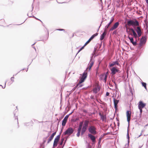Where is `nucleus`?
<instances>
[{"instance_id":"f257e3e1","label":"nucleus","mask_w":148,"mask_h":148,"mask_svg":"<svg viewBox=\"0 0 148 148\" xmlns=\"http://www.w3.org/2000/svg\"><path fill=\"white\" fill-rule=\"evenodd\" d=\"M127 24L129 26H132L134 28H135L136 26L139 25V22L137 20L134 21L131 19H129L127 21Z\"/></svg>"},{"instance_id":"f03ea898","label":"nucleus","mask_w":148,"mask_h":148,"mask_svg":"<svg viewBox=\"0 0 148 148\" xmlns=\"http://www.w3.org/2000/svg\"><path fill=\"white\" fill-rule=\"evenodd\" d=\"M87 73L86 70L83 73L82 76L81 78L80 79L79 82L78 83V84L77 86L79 85L80 84H81L83 82L85 79L87 77Z\"/></svg>"},{"instance_id":"7ed1b4c3","label":"nucleus","mask_w":148,"mask_h":148,"mask_svg":"<svg viewBox=\"0 0 148 148\" xmlns=\"http://www.w3.org/2000/svg\"><path fill=\"white\" fill-rule=\"evenodd\" d=\"M74 131V130L72 128L69 127L65 132H63V135H68L69 136L73 133Z\"/></svg>"},{"instance_id":"20e7f679","label":"nucleus","mask_w":148,"mask_h":148,"mask_svg":"<svg viewBox=\"0 0 148 148\" xmlns=\"http://www.w3.org/2000/svg\"><path fill=\"white\" fill-rule=\"evenodd\" d=\"M88 130L89 132L93 134H97L96 127L93 125H90L88 128Z\"/></svg>"},{"instance_id":"39448f33","label":"nucleus","mask_w":148,"mask_h":148,"mask_svg":"<svg viewBox=\"0 0 148 148\" xmlns=\"http://www.w3.org/2000/svg\"><path fill=\"white\" fill-rule=\"evenodd\" d=\"M147 36H142L140 40L139 45L141 46L145 44L147 41Z\"/></svg>"},{"instance_id":"423d86ee","label":"nucleus","mask_w":148,"mask_h":148,"mask_svg":"<svg viewBox=\"0 0 148 148\" xmlns=\"http://www.w3.org/2000/svg\"><path fill=\"white\" fill-rule=\"evenodd\" d=\"M89 123V121L88 120H85L84 121L83 125L82 127V130L86 131L88 127Z\"/></svg>"},{"instance_id":"0eeeda50","label":"nucleus","mask_w":148,"mask_h":148,"mask_svg":"<svg viewBox=\"0 0 148 148\" xmlns=\"http://www.w3.org/2000/svg\"><path fill=\"white\" fill-rule=\"evenodd\" d=\"M72 113V112L71 113H70L69 114L66 115L64 119L62 121V126H64L65 125L67 122V119L69 117V115L71 114Z\"/></svg>"},{"instance_id":"6e6552de","label":"nucleus","mask_w":148,"mask_h":148,"mask_svg":"<svg viewBox=\"0 0 148 148\" xmlns=\"http://www.w3.org/2000/svg\"><path fill=\"white\" fill-rule=\"evenodd\" d=\"M138 36L140 37L142 34V32L140 28L139 27H137L136 28L135 27V28H134Z\"/></svg>"},{"instance_id":"1a4fd4ad","label":"nucleus","mask_w":148,"mask_h":148,"mask_svg":"<svg viewBox=\"0 0 148 148\" xmlns=\"http://www.w3.org/2000/svg\"><path fill=\"white\" fill-rule=\"evenodd\" d=\"M119 25V22H116L113 25V26L110 29L109 31H112L117 28Z\"/></svg>"},{"instance_id":"9d476101","label":"nucleus","mask_w":148,"mask_h":148,"mask_svg":"<svg viewBox=\"0 0 148 148\" xmlns=\"http://www.w3.org/2000/svg\"><path fill=\"white\" fill-rule=\"evenodd\" d=\"M131 112L130 111H127L126 112V115L127 116V120L128 123L130 120L131 116Z\"/></svg>"},{"instance_id":"9b49d317","label":"nucleus","mask_w":148,"mask_h":148,"mask_svg":"<svg viewBox=\"0 0 148 148\" xmlns=\"http://www.w3.org/2000/svg\"><path fill=\"white\" fill-rule=\"evenodd\" d=\"M110 70L111 71V74L112 75L115 74L116 73L118 72L119 71V70L115 67H113Z\"/></svg>"},{"instance_id":"f8f14e48","label":"nucleus","mask_w":148,"mask_h":148,"mask_svg":"<svg viewBox=\"0 0 148 148\" xmlns=\"http://www.w3.org/2000/svg\"><path fill=\"white\" fill-rule=\"evenodd\" d=\"M100 89V87L99 85H97L93 89V92L94 93L96 94L98 91H99Z\"/></svg>"},{"instance_id":"ddd939ff","label":"nucleus","mask_w":148,"mask_h":148,"mask_svg":"<svg viewBox=\"0 0 148 148\" xmlns=\"http://www.w3.org/2000/svg\"><path fill=\"white\" fill-rule=\"evenodd\" d=\"M145 106V103H144L142 101H140L139 102L138 107V108H143Z\"/></svg>"},{"instance_id":"4468645a","label":"nucleus","mask_w":148,"mask_h":148,"mask_svg":"<svg viewBox=\"0 0 148 148\" xmlns=\"http://www.w3.org/2000/svg\"><path fill=\"white\" fill-rule=\"evenodd\" d=\"M130 30L133 33V34H130L132 36H133L135 38H136L138 37V36L137 35V34L135 31L132 28H130Z\"/></svg>"},{"instance_id":"2eb2a0df","label":"nucleus","mask_w":148,"mask_h":148,"mask_svg":"<svg viewBox=\"0 0 148 148\" xmlns=\"http://www.w3.org/2000/svg\"><path fill=\"white\" fill-rule=\"evenodd\" d=\"M113 101L114 105V108L115 110H116L117 109V104L119 102V100H117L115 98H114Z\"/></svg>"},{"instance_id":"dca6fc26","label":"nucleus","mask_w":148,"mask_h":148,"mask_svg":"<svg viewBox=\"0 0 148 148\" xmlns=\"http://www.w3.org/2000/svg\"><path fill=\"white\" fill-rule=\"evenodd\" d=\"M88 136L90 138L91 140L93 142H95L96 141V138L95 137L91 134H88Z\"/></svg>"},{"instance_id":"f3484780","label":"nucleus","mask_w":148,"mask_h":148,"mask_svg":"<svg viewBox=\"0 0 148 148\" xmlns=\"http://www.w3.org/2000/svg\"><path fill=\"white\" fill-rule=\"evenodd\" d=\"M99 114L100 116L101 119L103 121H106V117L105 115L101 114L100 112L99 113Z\"/></svg>"},{"instance_id":"a211bd4d","label":"nucleus","mask_w":148,"mask_h":148,"mask_svg":"<svg viewBox=\"0 0 148 148\" xmlns=\"http://www.w3.org/2000/svg\"><path fill=\"white\" fill-rule=\"evenodd\" d=\"M117 65V66H119L120 64L117 61H116L115 62H113L112 63H110L109 64V66L110 67H112L115 65Z\"/></svg>"},{"instance_id":"6ab92c4d","label":"nucleus","mask_w":148,"mask_h":148,"mask_svg":"<svg viewBox=\"0 0 148 148\" xmlns=\"http://www.w3.org/2000/svg\"><path fill=\"white\" fill-rule=\"evenodd\" d=\"M56 132H55L53 133L51 136L49 137L48 141L47 143H49L53 138L54 136L56 135Z\"/></svg>"},{"instance_id":"aec40b11","label":"nucleus","mask_w":148,"mask_h":148,"mask_svg":"<svg viewBox=\"0 0 148 148\" xmlns=\"http://www.w3.org/2000/svg\"><path fill=\"white\" fill-rule=\"evenodd\" d=\"M128 38L130 40V42L132 43L134 46H136L137 45V44L136 42L134 41V39L133 37H131L128 36Z\"/></svg>"},{"instance_id":"412c9836","label":"nucleus","mask_w":148,"mask_h":148,"mask_svg":"<svg viewBox=\"0 0 148 148\" xmlns=\"http://www.w3.org/2000/svg\"><path fill=\"white\" fill-rule=\"evenodd\" d=\"M106 29H104V32L101 35L100 38V40H102L104 39L105 36L106 35Z\"/></svg>"},{"instance_id":"4be33fe9","label":"nucleus","mask_w":148,"mask_h":148,"mask_svg":"<svg viewBox=\"0 0 148 148\" xmlns=\"http://www.w3.org/2000/svg\"><path fill=\"white\" fill-rule=\"evenodd\" d=\"M114 18L113 17H112L111 19L110 20V22L108 23V24L105 27V29H106L107 30V29L108 28V27H110V25L111 24V23L113 22L114 21Z\"/></svg>"},{"instance_id":"5701e85b","label":"nucleus","mask_w":148,"mask_h":148,"mask_svg":"<svg viewBox=\"0 0 148 148\" xmlns=\"http://www.w3.org/2000/svg\"><path fill=\"white\" fill-rule=\"evenodd\" d=\"M59 140L56 138H55L53 145V147H56L58 145V143L59 141Z\"/></svg>"},{"instance_id":"b1692460","label":"nucleus","mask_w":148,"mask_h":148,"mask_svg":"<svg viewBox=\"0 0 148 148\" xmlns=\"http://www.w3.org/2000/svg\"><path fill=\"white\" fill-rule=\"evenodd\" d=\"M93 55H92L90 57V62L89 66H90L91 67H92L94 64V62L92 61V60L93 58Z\"/></svg>"},{"instance_id":"393cba45","label":"nucleus","mask_w":148,"mask_h":148,"mask_svg":"<svg viewBox=\"0 0 148 148\" xmlns=\"http://www.w3.org/2000/svg\"><path fill=\"white\" fill-rule=\"evenodd\" d=\"M105 74H102L99 76V79L101 80H104Z\"/></svg>"},{"instance_id":"a878e982","label":"nucleus","mask_w":148,"mask_h":148,"mask_svg":"<svg viewBox=\"0 0 148 148\" xmlns=\"http://www.w3.org/2000/svg\"><path fill=\"white\" fill-rule=\"evenodd\" d=\"M108 74V72H107L105 74V75L104 82L105 83H106V82Z\"/></svg>"},{"instance_id":"bb28decb","label":"nucleus","mask_w":148,"mask_h":148,"mask_svg":"<svg viewBox=\"0 0 148 148\" xmlns=\"http://www.w3.org/2000/svg\"><path fill=\"white\" fill-rule=\"evenodd\" d=\"M98 35V33H96L95 34L93 35L89 38L91 40H92L95 37L97 36Z\"/></svg>"},{"instance_id":"cd10ccee","label":"nucleus","mask_w":148,"mask_h":148,"mask_svg":"<svg viewBox=\"0 0 148 148\" xmlns=\"http://www.w3.org/2000/svg\"><path fill=\"white\" fill-rule=\"evenodd\" d=\"M14 75H13V77H11V81L12 82H10L8 83V84L9 85H11L12 83L14 82Z\"/></svg>"},{"instance_id":"c85d7f7f","label":"nucleus","mask_w":148,"mask_h":148,"mask_svg":"<svg viewBox=\"0 0 148 148\" xmlns=\"http://www.w3.org/2000/svg\"><path fill=\"white\" fill-rule=\"evenodd\" d=\"M64 140V138H62L61 139V141L60 143V145H62L63 143V141Z\"/></svg>"},{"instance_id":"c756f323","label":"nucleus","mask_w":148,"mask_h":148,"mask_svg":"<svg viewBox=\"0 0 148 148\" xmlns=\"http://www.w3.org/2000/svg\"><path fill=\"white\" fill-rule=\"evenodd\" d=\"M142 84L143 86L146 89V83L142 82Z\"/></svg>"},{"instance_id":"7c9ffc66","label":"nucleus","mask_w":148,"mask_h":148,"mask_svg":"<svg viewBox=\"0 0 148 148\" xmlns=\"http://www.w3.org/2000/svg\"><path fill=\"white\" fill-rule=\"evenodd\" d=\"M91 41V40H90L89 39V40L85 44L84 46L86 45L88 43H89Z\"/></svg>"},{"instance_id":"2f4dec72","label":"nucleus","mask_w":148,"mask_h":148,"mask_svg":"<svg viewBox=\"0 0 148 148\" xmlns=\"http://www.w3.org/2000/svg\"><path fill=\"white\" fill-rule=\"evenodd\" d=\"M83 121L80 122L79 123V126L82 127V126H83L82 125H83Z\"/></svg>"},{"instance_id":"473e14b6","label":"nucleus","mask_w":148,"mask_h":148,"mask_svg":"<svg viewBox=\"0 0 148 148\" xmlns=\"http://www.w3.org/2000/svg\"><path fill=\"white\" fill-rule=\"evenodd\" d=\"M86 132V131H85L84 130H82L81 132V135L82 136Z\"/></svg>"},{"instance_id":"72a5a7b5","label":"nucleus","mask_w":148,"mask_h":148,"mask_svg":"<svg viewBox=\"0 0 148 148\" xmlns=\"http://www.w3.org/2000/svg\"><path fill=\"white\" fill-rule=\"evenodd\" d=\"M14 119H17V123H18V117H17V116H15V113H14Z\"/></svg>"},{"instance_id":"f704fd0d","label":"nucleus","mask_w":148,"mask_h":148,"mask_svg":"<svg viewBox=\"0 0 148 148\" xmlns=\"http://www.w3.org/2000/svg\"><path fill=\"white\" fill-rule=\"evenodd\" d=\"M61 134V132H60V134L59 135H58L56 137V138L58 139V140H60V135Z\"/></svg>"},{"instance_id":"c9c22d12","label":"nucleus","mask_w":148,"mask_h":148,"mask_svg":"<svg viewBox=\"0 0 148 148\" xmlns=\"http://www.w3.org/2000/svg\"><path fill=\"white\" fill-rule=\"evenodd\" d=\"M145 130H142L141 131V133H140V135H139L137 137V138H138V137H140V136H141L142 135V133L143 132H144Z\"/></svg>"},{"instance_id":"e433bc0d","label":"nucleus","mask_w":148,"mask_h":148,"mask_svg":"<svg viewBox=\"0 0 148 148\" xmlns=\"http://www.w3.org/2000/svg\"><path fill=\"white\" fill-rule=\"evenodd\" d=\"M78 84V83L77 84V85L75 86V88H77V87L79 86V87H81L82 86V85H81L80 84L79 85L77 86V85Z\"/></svg>"},{"instance_id":"4c0bfd02","label":"nucleus","mask_w":148,"mask_h":148,"mask_svg":"<svg viewBox=\"0 0 148 148\" xmlns=\"http://www.w3.org/2000/svg\"><path fill=\"white\" fill-rule=\"evenodd\" d=\"M138 109H139L140 111V115H141L142 113L143 112V110H142L143 108H138Z\"/></svg>"},{"instance_id":"58836bf2","label":"nucleus","mask_w":148,"mask_h":148,"mask_svg":"<svg viewBox=\"0 0 148 148\" xmlns=\"http://www.w3.org/2000/svg\"><path fill=\"white\" fill-rule=\"evenodd\" d=\"M84 46V45L82 46L80 49V50H79V52L81 50H82V49H83L84 47L85 46Z\"/></svg>"},{"instance_id":"ea45409f","label":"nucleus","mask_w":148,"mask_h":148,"mask_svg":"<svg viewBox=\"0 0 148 148\" xmlns=\"http://www.w3.org/2000/svg\"><path fill=\"white\" fill-rule=\"evenodd\" d=\"M6 82H7V81H6V82H5V86H4V87H3V86L2 85H0V86H2V88H3V89H4V88H5V85H6Z\"/></svg>"},{"instance_id":"a19ab883","label":"nucleus","mask_w":148,"mask_h":148,"mask_svg":"<svg viewBox=\"0 0 148 148\" xmlns=\"http://www.w3.org/2000/svg\"><path fill=\"white\" fill-rule=\"evenodd\" d=\"M57 30L60 31H64L65 30L63 29H57Z\"/></svg>"},{"instance_id":"79ce46f5","label":"nucleus","mask_w":148,"mask_h":148,"mask_svg":"<svg viewBox=\"0 0 148 148\" xmlns=\"http://www.w3.org/2000/svg\"><path fill=\"white\" fill-rule=\"evenodd\" d=\"M33 17L34 18H35L36 19V20H39L40 21H41V22H42V21L40 20V19H39L36 18V17H35L34 16H33Z\"/></svg>"},{"instance_id":"37998d69","label":"nucleus","mask_w":148,"mask_h":148,"mask_svg":"<svg viewBox=\"0 0 148 148\" xmlns=\"http://www.w3.org/2000/svg\"><path fill=\"white\" fill-rule=\"evenodd\" d=\"M82 127H79V126L78 127V128L77 129V130H82Z\"/></svg>"},{"instance_id":"c03bdc74","label":"nucleus","mask_w":148,"mask_h":148,"mask_svg":"<svg viewBox=\"0 0 148 148\" xmlns=\"http://www.w3.org/2000/svg\"><path fill=\"white\" fill-rule=\"evenodd\" d=\"M112 82H113L115 86L116 87L117 86V85L116 84V82L114 81H113V80H112Z\"/></svg>"},{"instance_id":"a18cd8bd","label":"nucleus","mask_w":148,"mask_h":148,"mask_svg":"<svg viewBox=\"0 0 148 148\" xmlns=\"http://www.w3.org/2000/svg\"><path fill=\"white\" fill-rule=\"evenodd\" d=\"M80 133H77V136L78 137H79L80 135Z\"/></svg>"},{"instance_id":"49530a36","label":"nucleus","mask_w":148,"mask_h":148,"mask_svg":"<svg viewBox=\"0 0 148 148\" xmlns=\"http://www.w3.org/2000/svg\"><path fill=\"white\" fill-rule=\"evenodd\" d=\"M83 112L84 113H87L88 112V111L87 110H83Z\"/></svg>"},{"instance_id":"de8ad7c7","label":"nucleus","mask_w":148,"mask_h":148,"mask_svg":"<svg viewBox=\"0 0 148 148\" xmlns=\"http://www.w3.org/2000/svg\"><path fill=\"white\" fill-rule=\"evenodd\" d=\"M109 94H110V93L109 92H107L106 93V96H108L109 95Z\"/></svg>"},{"instance_id":"09e8293b","label":"nucleus","mask_w":148,"mask_h":148,"mask_svg":"<svg viewBox=\"0 0 148 148\" xmlns=\"http://www.w3.org/2000/svg\"><path fill=\"white\" fill-rule=\"evenodd\" d=\"M101 138H99V142H98V143L99 144H100V141H101Z\"/></svg>"},{"instance_id":"8fccbe9b","label":"nucleus","mask_w":148,"mask_h":148,"mask_svg":"<svg viewBox=\"0 0 148 148\" xmlns=\"http://www.w3.org/2000/svg\"><path fill=\"white\" fill-rule=\"evenodd\" d=\"M127 138L128 139V141H129V134H128V133L127 134Z\"/></svg>"},{"instance_id":"3c124183","label":"nucleus","mask_w":148,"mask_h":148,"mask_svg":"<svg viewBox=\"0 0 148 148\" xmlns=\"http://www.w3.org/2000/svg\"><path fill=\"white\" fill-rule=\"evenodd\" d=\"M81 130H77V132L80 133L81 132Z\"/></svg>"},{"instance_id":"603ef678","label":"nucleus","mask_w":148,"mask_h":148,"mask_svg":"<svg viewBox=\"0 0 148 148\" xmlns=\"http://www.w3.org/2000/svg\"><path fill=\"white\" fill-rule=\"evenodd\" d=\"M130 92L133 95V93L132 91V90L131 89H130Z\"/></svg>"},{"instance_id":"864d4df0","label":"nucleus","mask_w":148,"mask_h":148,"mask_svg":"<svg viewBox=\"0 0 148 148\" xmlns=\"http://www.w3.org/2000/svg\"><path fill=\"white\" fill-rule=\"evenodd\" d=\"M90 98L92 99H94V97L93 96H91L90 97Z\"/></svg>"},{"instance_id":"5fc2aeb1","label":"nucleus","mask_w":148,"mask_h":148,"mask_svg":"<svg viewBox=\"0 0 148 148\" xmlns=\"http://www.w3.org/2000/svg\"><path fill=\"white\" fill-rule=\"evenodd\" d=\"M116 33V31H114L113 33H112V34H115Z\"/></svg>"},{"instance_id":"6e6d98bb","label":"nucleus","mask_w":148,"mask_h":148,"mask_svg":"<svg viewBox=\"0 0 148 148\" xmlns=\"http://www.w3.org/2000/svg\"><path fill=\"white\" fill-rule=\"evenodd\" d=\"M92 67H91L90 66H89V70H90L91 68Z\"/></svg>"},{"instance_id":"4d7b16f0","label":"nucleus","mask_w":148,"mask_h":148,"mask_svg":"<svg viewBox=\"0 0 148 148\" xmlns=\"http://www.w3.org/2000/svg\"><path fill=\"white\" fill-rule=\"evenodd\" d=\"M146 2L147 4H148V0H146Z\"/></svg>"},{"instance_id":"13d9d810","label":"nucleus","mask_w":148,"mask_h":148,"mask_svg":"<svg viewBox=\"0 0 148 148\" xmlns=\"http://www.w3.org/2000/svg\"><path fill=\"white\" fill-rule=\"evenodd\" d=\"M32 47L35 49V50L36 51V48L34 47Z\"/></svg>"},{"instance_id":"bf43d9fd","label":"nucleus","mask_w":148,"mask_h":148,"mask_svg":"<svg viewBox=\"0 0 148 148\" xmlns=\"http://www.w3.org/2000/svg\"><path fill=\"white\" fill-rule=\"evenodd\" d=\"M76 88H75V87L73 88V90H74Z\"/></svg>"},{"instance_id":"052dcab7","label":"nucleus","mask_w":148,"mask_h":148,"mask_svg":"<svg viewBox=\"0 0 148 148\" xmlns=\"http://www.w3.org/2000/svg\"><path fill=\"white\" fill-rule=\"evenodd\" d=\"M18 111V110H17V109H16L15 110V111L16 112H17Z\"/></svg>"},{"instance_id":"680f3d73","label":"nucleus","mask_w":148,"mask_h":148,"mask_svg":"<svg viewBox=\"0 0 148 148\" xmlns=\"http://www.w3.org/2000/svg\"><path fill=\"white\" fill-rule=\"evenodd\" d=\"M36 43H34V44H33V45H32V46H33Z\"/></svg>"},{"instance_id":"e2e57ef3","label":"nucleus","mask_w":148,"mask_h":148,"mask_svg":"<svg viewBox=\"0 0 148 148\" xmlns=\"http://www.w3.org/2000/svg\"><path fill=\"white\" fill-rule=\"evenodd\" d=\"M88 148H91V147H88Z\"/></svg>"},{"instance_id":"0e129e2a","label":"nucleus","mask_w":148,"mask_h":148,"mask_svg":"<svg viewBox=\"0 0 148 148\" xmlns=\"http://www.w3.org/2000/svg\"><path fill=\"white\" fill-rule=\"evenodd\" d=\"M97 73H98L97 72H96V74H97Z\"/></svg>"},{"instance_id":"69168bd1","label":"nucleus","mask_w":148,"mask_h":148,"mask_svg":"<svg viewBox=\"0 0 148 148\" xmlns=\"http://www.w3.org/2000/svg\"><path fill=\"white\" fill-rule=\"evenodd\" d=\"M101 24L100 25V26H99V27H100L101 26Z\"/></svg>"},{"instance_id":"338daca9","label":"nucleus","mask_w":148,"mask_h":148,"mask_svg":"<svg viewBox=\"0 0 148 148\" xmlns=\"http://www.w3.org/2000/svg\"><path fill=\"white\" fill-rule=\"evenodd\" d=\"M48 35H49V32L48 31Z\"/></svg>"},{"instance_id":"774afa93","label":"nucleus","mask_w":148,"mask_h":148,"mask_svg":"<svg viewBox=\"0 0 148 148\" xmlns=\"http://www.w3.org/2000/svg\"><path fill=\"white\" fill-rule=\"evenodd\" d=\"M141 147H141H139V148H140Z\"/></svg>"}]
</instances>
